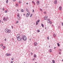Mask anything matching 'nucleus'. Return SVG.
<instances>
[{
	"label": "nucleus",
	"mask_w": 63,
	"mask_h": 63,
	"mask_svg": "<svg viewBox=\"0 0 63 63\" xmlns=\"http://www.w3.org/2000/svg\"><path fill=\"white\" fill-rule=\"evenodd\" d=\"M17 16H19V13H17Z\"/></svg>",
	"instance_id": "22"
},
{
	"label": "nucleus",
	"mask_w": 63,
	"mask_h": 63,
	"mask_svg": "<svg viewBox=\"0 0 63 63\" xmlns=\"http://www.w3.org/2000/svg\"><path fill=\"white\" fill-rule=\"evenodd\" d=\"M49 22L50 24H51L52 23V22H51V21H50V22Z\"/></svg>",
	"instance_id": "26"
},
{
	"label": "nucleus",
	"mask_w": 63,
	"mask_h": 63,
	"mask_svg": "<svg viewBox=\"0 0 63 63\" xmlns=\"http://www.w3.org/2000/svg\"><path fill=\"white\" fill-rule=\"evenodd\" d=\"M16 23H18V21H17L16 22Z\"/></svg>",
	"instance_id": "31"
},
{
	"label": "nucleus",
	"mask_w": 63,
	"mask_h": 63,
	"mask_svg": "<svg viewBox=\"0 0 63 63\" xmlns=\"http://www.w3.org/2000/svg\"><path fill=\"white\" fill-rule=\"evenodd\" d=\"M4 8H2V10H3V11H4Z\"/></svg>",
	"instance_id": "44"
},
{
	"label": "nucleus",
	"mask_w": 63,
	"mask_h": 63,
	"mask_svg": "<svg viewBox=\"0 0 63 63\" xmlns=\"http://www.w3.org/2000/svg\"><path fill=\"white\" fill-rule=\"evenodd\" d=\"M5 46H4L2 48H3V49H4V48H5Z\"/></svg>",
	"instance_id": "19"
},
{
	"label": "nucleus",
	"mask_w": 63,
	"mask_h": 63,
	"mask_svg": "<svg viewBox=\"0 0 63 63\" xmlns=\"http://www.w3.org/2000/svg\"><path fill=\"white\" fill-rule=\"evenodd\" d=\"M11 63H13V61H11Z\"/></svg>",
	"instance_id": "48"
},
{
	"label": "nucleus",
	"mask_w": 63,
	"mask_h": 63,
	"mask_svg": "<svg viewBox=\"0 0 63 63\" xmlns=\"http://www.w3.org/2000/svg\"><path fill=\"white\" fill-rule=\"evenodd\" d=\"M35 59H32L33 61H34V60H35Z\"/></svg>",
	"instance_id": "46"
},
{
	"label": "nucleus",
	"mask_w": 63,
	"mask_h": 63,
	"mask_svg": "<svg viewBox=\"0 0 63 63\" xmlns=\"http://www.w3.org/2000/svg\"><path fill=\"white\" fill-rule=\"evenodd\" d=\"M0 46H1V47H2L3 46V44H1L0 45Z\"/></svg>",
	"instance_id": "37"
},
{
	"label": "nucleus",
	"mask_w": 63,
	"mask_h": 63,
	"mask_svg": "<svg viewBox=\"0 0 63 63\" xmlns=\"http://www.w3.org/2000/svg\"><path fill=\"white\" fill-rule=\"evenodd\" d=\"M28 14V15L29 16V15H30V13L29 12H28V13H27Z\"/></svg>",
	"instance_id": "28"
},
{
	"label": "nucleus",
	"mask_w": 63,
	"mask_h": 63,
	"mask_svg": "<svg viewBox=\"0 0 63 63\" xmlns=\"http://www.w3.org/2000/svg\"><path fill=\"white\" fill-rule=\"evenodd\" d=\"M37 45V43L36 42H35L34 43V46H36Z\"/></svg>",
	"instance_id": "7"
},
{
	"label": "nucleus",
	"mask_w": 63,
	"mask_h": 63,
	"mask_svg": "<svg viewBox=\"0 0 63 63\" xmlns=\"http://www.w3.org/2000/svg\"><path fill=\"white\" fill-rule=\"evenodd\" d=\"M57 45L58 47L60 46V45L59 44V43H57Z\"/></svg>",
	"instance_id": "15"
},
{
	"label": "nucleus",
	"mask_w": 63,
	"mask_h": 63,
	"mask_svg": "<svg viewBox=\"0 0 63 63\" xmlns=\"http://www.w3.org/2000/svg\"><path fill=\"white\" fill-rule=\"evenodd\" d=\"M24 38V36H22V38H21V39L23 40V38Z\"/></svg>",
	"instance_id": "14"
},
{
	"label": "nucleus",
	"mask_w": 63,
	"mask_h": 63,
	"mask_svg": "<svg viewBox=\"0 0 63 63\" xmlns=\"http://www.w3.org/2000/svg\"><path fill=\"white\" fill-rule=\"evenodd\" d=\"M16 0H13V1L14 2H15V1H16Z\"/></svg>",
	"instance_id": "50"
},
{
	"label": "nucleus",
	"mask_w": 63,
	"mask_h": 63,
	"mask_svg": "<svg viewBox=\"0 0 63 63\" xmlns=\"http://www.w3.org/2000/svg\"><path fill=\"white\" fill-rule=\"evenodd\" d=\"M6 3H8V0H7L6 1Z\"/></svg>",
	"instance_id": "29"
},
{
	"label": "nucleus",
	"mask_w": 63,
	"mask_h": 63,
	"mask_svg": "<svg viewBox=\"0 0 63 63\" xmlns=\"http://www.w3.org/2000/svg\"><path fill=\"white\" fill-rule=\"evenodd\" d=\"M33 57L34 58H35L36 57H37V55H36V54H34V56H33Z\"/></svg>",
	"instance_id": "11"
},
{
	"label": "nucleus",
	"mask_w": 63,
	"mask_h": 63,
	"mask_svg": "<svg viewBox=\"0 0 63 63\" xmlns=\"http://www.w3.org/2000/svg\"><path fill=\"white\" fill-rule=\"evenodd\" d=\"M53 35L54 37H55V36H56L55 35V34H53Z\"/></svg>",
	"instance_id": "36"
},
{
	"label": "nucleus",
	"mask_w": 63,
	"mask_h": 63,
	"mask_svg": "<svg viewBox=\"0 0 63 63\" xmlns=\"http://www.w3.org/2000/svg\"><path fill=\"white\" fill-rule=\"evenodd\" d=\"M49 47H50V46H49Z\"/></svg>",
	"instance_id": "62"
},
{
	"label": "nucleus",
	"mask_w": 63,
	"mask_h": 63,
	"mask_svg": "<svg viewBox=\"0 0 63 63\" xmlns=\"http://www.w3.org/2000/svg\"><path fill=\"white\" fill-rule=\"evenodd\" d=\"M62 61H63V59L62 60Z\"/></svg>",
	"instance_id": "63"
},
{
	"label": "nucleus",
	"mask_w": 63,
	"mask_h": 63,
	"mask_svg": "<svg viewBox=\"0 0 63 63\" xmlns=\"http://www.w3.org/2000/svg\"><path fill=\"white\" fill-rule=\"evenodd\" d=\"M32 2L33 3H34V1H32Z\"/></svg>",
	"instance_id": "47"
},
{
	"label": "nucleus",
	"mask_w": 63,
	"mask_h": 63,
	"mask_svg": "<svg viewBox=\"0 0 63 63\" xmlns=\"http://www.w3.org/2000/svg\"><path fill=\"white\" fill-rule=\"evenodd\" d=\"M8 17H6V19H8Z\"/></svg>",
	"instance_id": "39"
},
{
	"label": "nucleus",
	"mask_w": 63,
	"mask_h": 63,
	"mask_svg": "<svg viewBox=\"0 0 63 63\" xmlns=\"http://www.w3.org/2000/svg\"><path fill=\"white\" fill-rule=\"evenodd\" d=\"M16 7H17V6H18V4H16Z\"/></svg>",
	"instance_id": "35"
},
{
	"label": "nucleus",
	"mask_w": 63,
	"mask_h": 63,
	"mask_svg": "<svg viewBox=\"0 0 63 63\" xmlns=\"http://www.w3.org/2000/svg\"><path fill=\"white\" fill-rule=\"evenodd\" d=\"M17 19L18 20H19L20 19V17H19V16H18Z\"/></svg>",
	"instance_id": "10"
},
{
	"label": "nucleus",
	"mask_w": 63,
	"mask_h": 63,
	"mask_svg": "<svg viewBox=\"0 0 63 63\" xmlns=\"http://www.w3.org/2000/svg\"><path fill=\"white\" fill-rule=\"evenodd\" d=\"M19 4H20V3H21V1H19Z\"/></svg>",
	"instance_id": "38"
},
{
	"label": "nucleus",
	"mask_w": 63,
	"mask_h": 63,
	"mask_svg": "<svg viewBox=\"0 0 63 63\" xmlns=\"http://www.w3.org/2000/svg\"><path fill=\"white\" fill-rule=\"evenodd\" d=\"M47 39L48 40H49V37H47Z\"/></svg>",
	"instance_id": "40"
},
{
	"label": "nucleus",
	"mask_w": 63,
	"mask_h": 63,
	"mask_svg": "<svg viewBox=\"0 0 63 63\" xmlns=\"http://www.w3.org/2000/svg\"><path fill=\"white\" fill-rule=\"evenodd\" d=\"M37 31L38 32H40V30H37Z\"/></svg>",
	"instance_id": "24"
},
{
	"label": "nucleus",
	"mask_w": 63,
	"mask_h": 63,
	"mask_svg": "<svg viewBox=\"0 0 63 63\" xmlns=\"http://www.w3.org/2000/svg\"><path fill=\"white\" fill-rule=\"evenodd\" d=\"M44 13H46V12H44Z\"/></svg>",
	"instance_id": "61"
},
{
	"label": "nucleus",
	"mask_w": 63,
	"mask_h": 63,
	"mask_svg": "<svg viewBox=\"0 0 63 63\" xmlns=\"http://www.w3.org/2000/svg\"><path fill=\"white\" fill-rule=\"evenodd\" d=\"M32 11H33L32 13H33V12H34V10H33Z\"/></svg>",
	"instance_id": "49"
},
{
	"label": "nucleus",
	"mask_w": 63,
	"mask_h": 63,
	"mask_svg": "<svg viewBox=\"0 0 63 63\" xmlns=\"http://www.w3.org/2000/svg\"><path fill=\"white\" fill-rule=\"evenodd\" d=\"M52 26H53V24H52Z\"/></svg>",
	"instance_id": "56"
},
{
	"label": "nucleus",
	"mask_w": 63,
	"mask_h": 63,
	"mask_svg": "<svg viewBox=\"0 0 63 63\" xmlns=\"http://www.w3.org/2000/svg\"><path fill=\"white\" fill-rule=\"evenodd\" d=\"M8 29L7 28L5 29V32H6V33H7L8 32Z\"/></svg>",
	"instance_id": "3"
},
{
	"label": "nucleus",
	"mask_w": 63,
	"mask_h": 63,
	"mask_svg": "<svg viewBox=\"0 0 63 63\" xmlns=\"http://www.w3.org/2000/svg\"><path fill=\"white\" fill-rule=\"evenodd\" d=\"M1 20H0V23H1Z\"/></svg>",
	"instance_id": "60"
},
{
	"label": "nucleus",
	"mask_w": 63,
	"mask_h": 63,
	"mask_svg": "<svg viewBox=\"0 0 63 63\" xmlns=\"http://www.w3.org/2000/svg\"><path fill=\"white\" fill-rule=\"evenodd\" d=\"M26 11H27V12H28L29 11L28 9L27 8L26 9Z\"/></svg>",
	"instance_id": "18"
},
{
	"label": "nucleus",
	"mask_w": 63,
	"mask_h": 63,
	"mask_svg": "<svg viewBox=\"0 0 63 63\" xmlns=\"http://www.w3.org/2000/svg\"><path fill=\"white\" fill-rule=\"evenodd\" d=\"M59 54H61V53L60 52H59Z\"/></svg>",
	"instance_id": "51"
},
{
	"label": "nucleus",
	"mask_w": 63,
	"mask_h": 63,
	"mask_svg": "<svg viewBox=\"0 0 63 63\" xmlns=\"http://www.w3.org/2000/svg\"><path fill=\"white\" fill-rule=\"evenodd\" d=\"M6 56H10V55H10V54L7 53L6 55Z\"/></svg>",
	"instance_id": "9"
},
{
	"label": "nucleus",
	"mask_w": 63,
	"mask_h": 63,
	"mask_svg": "<svg viewBox=\"0 0 63 63\" xmlns=\"http://www.w3.org/2000/svg\"><path fill=\"white\" fill-rule=\"evenodd\" d=\"M6 17H4V18H3V20L4 21H5V20H6V21H7V20H7V19H5Z\"/></svg>",
	"instance_id": "6"
},
{
	"label": "nucleus",
	"mask_w": 63,
	"mask_h": 63,
	"mask_svg": "<svg viewBox=\"0 0 63 63\" xmlns=\"http://www.w3.org/2000/svg\"><path fill=\"white\" fill-rule=\"evenodd\" d=\"M5 41H6V38H5L4 39Z\"/></svg>",
	"instance_id": "45"
},
{
	"label": "nucleus",
	"mask_w": 63,
	"mask_h": 63,
	"mask_svg": "<svg viewBox=\"0 0 63 63\" xmlns=\"http://www.w3.org/2000/svg\"><path fill=\"white\" fill-rule=\"evenodd\" d=\"M36 3H37V5H39V4H40V1H39L38 0H37V1Z\"/></svg>",
	"instance_id": "5"
},
{
	"label": "nucleus",
	"mask_w": 63,
	"mask_h": 63,
	"mask_svg": "<svg viewBox=\"0 0 63 63\" xmlns=\"http://www.w3.org/2000/svg\"><path fill=\"white\" fill-rule=\"evenodd\" d=\"M31 55H32V54H33V53H31Z\"/></svg>",
	"instance_id": "52"
},
{
	"label": "nucleus",
	"mask_w": 63,
	"mask_h": 63,
	"mask_svg": "<svg viewBox=\"0 0 63 63\" xmlns=\"http://www.w3.org/2000/svg\"><path fill=\"white\" fill-rule=\"evenodd\" d=\"M54 4H57V1L56 0H55L54 2Z\"/></svg>",
	"instance_id": "13"
},
{
	"label": "nucleus",
	"mask_w": 63,
	"mask_h": 63,
	"mask_svg": "<svg viewBox=\"0 0 63 63\" xmlns=\"http://www.w3.org/2000/svg\"><path fill=\"white\" fill-rule=\"evenodd\" d=\"M62 26H63V22H62Z\"/></svg>",
	"instance_id": "43"
},
{
	"label": "nucleus",
	"mask_w": 63,
	"mask_h": 63,
	"mask_svg": "<svg viewBox=\"0 0 63 63\" xmlns=\"http://www.w3.org/2000/svg\"><path fill=\"white\" fill-rule=\"evenodd\" d=\"M40 19H39L38 21H37V22H40Z\"/></svg>",
	"instance_id": "34"
},
{
	"label": "nucleus",
	"mask_w": 63,
	"mask_h": 63,
	"mask_svg": "<svg viewBox=\"0 0 63 63\" xmlns=\"http://www.w3.org/2000/svg\"><path fill=\"white\" fill-rule=\"evenodd\" d=\"M44 18L45 20H47V16H45L44 17Z\"/></svg>",
	"instance_id": "4"
},
{
	"label": "nucleus",
	"mask_w": 63,
	"mask_h": 63,
	"mask_svg": "<svg viewBox=\"0 0 63 63\" xmlns=\"http://www.w3.org/2000/svg\"><path fill=\"white\" fill-rule=\"evenodd\" d=\"M17 39L19 41H20L21 40V38L20 37V35L17 34L16 36Z\"/></svg>",
	"instance_id": "1"
},
{
	"label": "nucleus",
	"mask_w": 63,
	"mask_h": 63,
	"mask_svg": "<svg viewBox=\"0 0 63 63\" xmlns=\"http://www.w3.org/2000/svg\"><path fill=\"white\" fill-rule=\"evenodd\" d=\"M52 61L53 62V63H55V61H54V60H53Z\"/></svg>",
	"instance_id": "25"
},
{
	"label": "nucleus",
	"mask_w": 63,
	"mask_h": 63,
	"mask_svg": "<svg viewBox=\"0 0 63 63\" xmlns=\"http://www.w3.org/2000/svg\"><path fill=\"white\" fill-rule=\"evenodd\" d=\"M21 12H24V11H23V9H21Z\"/></svg>",
	"instance_id": "17"
},
{
	"label": "nucleus",
	"mask_w": 63,
	"mask_h": 63,
	"mask_svg": "<svg viewBox=\"0 0 63 63\" xmlns=\"http://www.w3.org/2000/svg\"><path fill=\"white\" fill-rule=\"evenodd\" d=\"M11 59H12V60H14V58H11Z\"/></svg>",
	"instance_id": "41"
},
{
	"label": "nucleus",
	"mask_w": 63,
	"mask_h": 63,
	"mask_svg": "<svg viewBox=\"0 0 63 63\" xmlns=\"http://www.w3.org/2000/svg\"><path fill=\"white\" fill-rule=\"evenodd\" d=\"M32 15L31 14L30 16V17H32Z\"/></svg>",
	"instance_id": "32"
},
{
	"label": "nucleus",
	"mask_w": 63,
	"mask_h": 63,
	"mask_svg": "<svg viewBox=\"0 0 63 63\" xmlns=\"http://www.w3.org/2000/svg\"><path fill=\"white\" fill-rule=\"evenodd\" d=\"M12 29H13V26H12Z\"/></svg>",
	"instance_id": "53"
},
{
	"label": "nucleus",
	"mask_w": 63,
	"mask_h": 63,
	"mask_svg": "<svg viewBox=\"0 0 63 63\" xmlns=\"http://www.w3.org/2000/svg\"><path fill=\"white\" fill-rule=\"evenodd\" d=\"M40 10L41 11H42V9H41V8H40Z\"/></svg>",
	"instance_id": "33"
},
{
	"label": "nucleus",
	"mask_w": 63,
	"mask_h": 63,
	"mask_svg": "<svg viewBox=\"0 0 63 63\" xmlns=\"http://www.w3.org/2000/svg\"><path fill=\"white\" fill-rule=\"evenodd\" d=\"M7 11L5 10V13H7Z\"/></svg>",
	"instance_id": "30"
},
{
	"label": "nucleus",
	"mask_w": 63,
	"mask_h": 63,
	"mask_svg": "<svg viewBox=\"0 0 63 63\" xmlns=\"http://www.w3.org/2000/svg\"><path fill=\"white\" fill-rule=\"evenodd\" d=\"M24 63H25V62H24Z\"/></svg>",
	"instance_id": "64"
},
{
	"label": "nucleus",
	"mask_w": 63,
	"mask_h": 63,
	"mask_svg": "<svg viewBox=\"0 0 63 63\" xmlns=\"http://www.w3.org/2000/svg\"><path fill=\"white\" fill-rule=\"evenodd\" d=\"M56 48V47H55L54 48V49H55V48Z\"/></svg>",
	"instance_id": "59"
},
{
	"label": "nucleus",
	"mask_w": 63,
	"mask_h": 63,
	"mask_svg": "<svg viewBox=\"0 0 63 63\" xmlns=\"http://www.w3.org/2000/svg\"><path fill=\"white\" fill-rule=\"evenodd\" d=\"M41 25L42 27H44V25L43 24H41Z\"/></svg>",
	"instance_id": "20"
},
{
	"label": "nucleus",
	"mask_w": 63,
	"mask_h": 63,
	"mask_svg": "<svg viewBox=\"0 0 63 63\" xmlns=\"http://www.w3.org/2000/svg\"><path fill=\"white\" fill-rule=\"evenodd\" d=\"M38 22L37 21L36 22V25H38Z\"/></svg>",
	"instance_id": "21"
},
{
	"label": "nucleus",
	"mask_w": 63,
	"mask_h": 63,
	"mask_svg": "<svg viewBox=\"0 0 63 63\" xmlns=\"http://www.w3.org/2000/svg\"><path fill=\"white\" fill-rule=\"evenodd\" d=\"M23 15L24 16H25V14H23Z\"/></svg>",
	"instance_id": "57"
},
{
	"label": "nucleus",
	"mask_w": 63,
	"mask_h": 63,
	"mask_svg": "<svg viewBox=\"0 0 63 63\" xmlns=\"http://www.w3.org/2000/svg\"><path fill=\"white\" fill-rule=\"evenodd\" d=\"M49 51H50V52H51V51H52V50H51V49H50Z\"/></svg>",
	"instance_id": "23"
},
{
	"label": "nucleus",
	"mask_w": 63,
	"mask_h": 63,
	"mask_svg": "<svg viewBox=\"0 0 63 63\" xmlns=\"http://www.w3.org/2000/svg\"><path fill=\"white\" fill-rule=\"evenodd\" d=\"M59 51H61V49H59Z\"/></svg>",
	"instance_id": "42"
},
{
	"label": "nucleus",
	"mask_w": 63,
	"mask_h": 63,
	"mask_svg": "<svg viewBox=\"0 0 63 63\" xmlns=\"http://www.w3.org/2000/svg\"><path fill=\"white\" fill-rule=\"evenodd\" d=\"M18 9H17V11L18 12Z\"/></svg>",
	"instance_id": "58"
},
{
	"label": "nucleus",
	"mask_w": 63,
	"mask_h": 63,
	"mask_svg": "<svg viewBox=\"0 0 63 63\" xmlns=\"http://www.w3.org/2000/svg\"><path fill=\"white\" fill-rule=\"evenodd\" d=\"M26 4H27V5H28V3H27Z\"/></svg>",
	"instance_id": "55"
},
{
	"label": "nucleus",
	"mask_w": 63,
	"mask_h": 63,
	"mask_svg": "<svg viewBox=\"0 0 63 63\" xmlns=\"http://www.w3.org/2000/svg\"><path fill=\"white\" fill-rule=\"evenodd\" d=\"M29 16L28 15V14H27L26 15V17H28V16Z\"/></svg>",
	"instance_id": "16"
},
{
	"label": "nucleus",
	"mask_w": 63,
	"mask_h": 63,
	"mask_svg": "<svg viewBox=\"0 0 63 63\" xmlns=\"http://www.w3.org/2000/svg\"><path fill=\"white\" fill-rule=\"evenodd\" d=\"M61 7L60 6L59 8V9L60 11H61Z\"/></svg>",
	"instance_id": "12"
},
{
	"label": "nucleus",
	"mask_w": 63,
	"mask_h": 63,
	"mask_svg": "<svg viewBox=\"0 0 63 63\" xmlns=\"http://www.w3.org/2000/svg\"><path fill=\"white\" fill-rule=\"evenodd\" d=\"M48 21H49V22H50V19H48V20H47Z\"/></svg>",
	"instance_id": "27"
},
{
	"label": "nucleus",
	"mask_w": 63,
	"mask_h": 63,
	"mask_svg": "<svg viewBox=\"0 0 63 63\" xmlns=\"http://www.w3.org/2000/svg\"><path fill=\"white\" fill-rule=\"evenodd\" d=\"M58 28H60V27L59 26L58 27Z\"/></svg>",
	"instance_id": "54"
},
{
	"label": "nucleus",
	"mask_w": 63,
	"mask_h": 63,
	"mask_svg": "<svg viewBox=\"0 0 63 63\" xmlns=\"http://www.w3.org/2000/svg\"><path fill=\"white\" fill-rule=\"evenodd\" d=\"M27 40V38H26V37L25 35H24V37L23 39V40H24V41H25L26 40Z\"/></svg>",
	"instance_id": "2"
},
{
	"label": "nucleus",
	"mask_w": 63,
	"mask_h": 63,
	"mask_svg": "<svg viewBox=\"0 0 63 63\" xmlns=\"http://www.w3.org/2000/svg\"><path fill=\"white\" fill-rule=\"evenodd\" d=\"M10 32H11V30L8 29L7 33H10Z\"/></svg>",
	"instance_id": "8"
}]
</instances>
